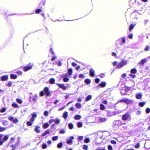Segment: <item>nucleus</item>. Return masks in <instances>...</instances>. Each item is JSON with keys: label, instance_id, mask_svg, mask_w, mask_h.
<instances>
[{"label": "nucleus", "instance_id": "obj_10", "mask_svg": "<svg viewBox=\"0 0 150 150\" xmlns=\"http://www.w3.org/2000/svg\"><path fill=\"white\" fill-rule=\"evenodd\" d=\"M130 117L129 115L128 114H126L124 115L122 117V120H127Z\"/></svg>", "mask_w": 150, "mask_h": 150}, {"label": "nucleus", "instance_id": "obj_48", "mask_svg": "<svg viewBox=\"0 0 150 150\" xmlns=\"http://www.w3.org/2000/svg\"><path fill=\"white\" fill-rule=\"evenodd\" d=\"M145 104V103L144 102H140L139 103V105L141 107H142L144 106Z\"/></svg>", "mask_w": 150, "mask_h": 150}, {"label": "nucleus", "instance_id": "obj_54", "mask_svg": "<svg viewBox=\"0 0 150 150\" xmlns=\"http://www.w3.org/2000/svg\"><path fill=\"white\" fill-rule=\"evenodd\" d=\"M16 101L17 102H18V103L20 104H21L22 103V100H21L20 99L18 98L16 99Z\"/></svg>", "mask_w": 150, "mask_h": 150}, {"label": "nucleus", "instance_id": "obj_7", "mask_svg": "<svg viewBox=\"0 0 150 150\" xmlns=\"http://www.w3.org/2000/svg\"><path fill=\"white\" fill-rule=\"evenodd\" d=\"M126 123L125 122H122L120 120H117L115 122V125L118 126H121L125 124Z\"/></svg>", "mask_w": 150, "mask_h": 150}, {"label": "nucleus", "instance_id": "obj_17", "mask_svg": "<svg viewBox=\"0 0 150 150\" xmlns=\"http://www.w3.org/2000/svg\"><path fill=\"white\" fill-rule=\"evenodd\" d=\"M70 138L71 139H69L67 140V144H71L72 142V141L71 139H74V137L73 136H71L70 137Z\"/></svg>", "mask_w": 150, "mask_h": 150}, {"label": "nucleus", "instance_id": "obj_3", "mask_svg": "<svg viewBox=\"0 0 150 150\" xmlns=\"http://www.w3.org/2000/svg\"><path fill=\"white\" fill-rule=\"evenodd\" d=\"M127 61L126 60H122L117 65L116 68L118 69H120L127 64Z\"/></svg>", "mask_w": 150, "mask_h": 150}, {"label": "nucleus", "instance_id": "obj_4", "mask_svg": "<svg viewBox=\"0 0 150 150\" xmlns=\"http://www.w3.org/2000/svg\"><path fill=\"white\" fill-rule=\"evenodd\" d=\"M127 61L126 60H122L117 65L116 68L118 69H120L127 64Z\"/></svg>", "mask_w": 150, "mask_h": 150}, {"label": "nucleus", "instance_id": "obj_27", "mask_svg": "<svg viewBox=\"0 0 150 150\" xmlns=\"http://www.w3.org/2000/svg\"><path fill=\"white\" fill-rule=\"evenodd\" d=\"M91 98L92 96L91 95H89L87 96L85 99V100L86 101H88L89 100H91Z\"/></svg>", "mask_w": 150, "mask_h": 150}, {"label": "nucleus", "instance_id": "obj_31", "mask_svg": "<svg viewBox=\"0 0 150 150\" xmlns=\"http://www.w3.org/2000/svg\"><path fill=\"white\" fill-rule=\"evenodd\" d=\"M65 76V77H64L63 78V81L64 82H67L69 81V79L67 77V74H66Z\"/></svg>", "mask_w": 150, "mask_h": 150}, {"label": "nucleus", "instance_id": "obj_15", "mask_svg": "<svg viewBox=\"0 0 150 150\" xmlns=\"http://www.w3.org/2000/svg\"><path fill=\"white\" fill-rule=\"evenodd\" d=\"M106 83L104 81H102L99 84V85L102 87H105L106 86Z\"/></svg>", "mask_w": 150, "mask_h": 150}, {"label": "nucleus", "instance_id": "obj_64", "mask_svg": "<svg viewBox=\"0 0 150 150\" xmlns=\"http://www.w3.org/2000/svg\"><path fill=\"white\" fill-rule=\"evenodd\" d=\"M141 113V112L140 110H137L136 112V114L137 115H140V114Z\"/></svg>", "mask_w": 150, "mask_h": 150}, {"label": "nucleus", "instance_id": "obj_56", "mask_svg": "<svg viewBox=\"0 0 150 150\" xmlns=\"http://www.w3.org/2000/svg\"><path fill=\"white\" fill-rule=\"evenodd\" d=\"M130 77H132L133 78H134L136 76L135 74H130L129 75Z\"/></svg>", "mask_w": 150, "mask_h": 150}, {"label": "nucleus", "instance_id": "obj_51", "mask_svg": "<svg viewBox=\"0 0 150 150\" xmlns=\"http://www.w3.org/2000/svg\"><path fill=\"white\" fill-rule=\"evenodd\" d=\"M62 146V142H60L57 145V147L58 148H61Z\"/></svg>", "mask_w": 150, "mask_h": 150}, {"label": "nucleus", "instance_id": "obj_58", "mask_svg": "<svg viewBox=\"0 0 150 150\" xmlns=\"http://www.w3.org/2000/svg\"><path fill=\"white\" fill-rule=\"evenodd\" d=\"M12 84V82L11 81H9L8 83L7 86L8 87H9L11 86Z\"/></svg>", "mask_w": 150, "mask_h": 150}, {"label": "nucleus", "instance_id": "obj_42", "mask_svg": "<svg viewBox=\"0 0 150 150\" xmlns=\"http://www.w3.org/2000/svg\"><path fill=\"white\" fill-rule=\"evenodd\" d=\"M130 87H128L127 86H125L124 87V90H125L126 92H127L130 89Z\"/></svg>", "mask_w": 150, "mask_h": 150}, {"label": "nucleus", "instance_id": "obj_34", "mask_svg": "<svg viewBox=\"0 0 150 150\" xmlns=\"http://www.w3.org/2000/svg\"><path fill=\"white\" fill-rule=\"evenodd\" d=\"M113 115H115L120 113L121 112L120 111H116L112 112Z\"/></svg>", "mask_w": 150, "mask_h": 150}, {"label": "nucleus", "instance_id": "obj_62", "mask_svg": "<svg viewBox=\"0 0 150 150\" xmlns=\"http://www.w3.org/2000/svg\"><path fill=\"white\" fill-rule=\"evenodd\" d=\"M6 110V108H3L2 109H1L0 110V112H4Z\"/></svg>", "mask_w": 150, "mask_h": 150}, {"label": "nucleus", "instance_id": "obj_25", "mask_svg": "<svg viewBox=\"0 0 150 150\" xmlns=\"http://www.w3.org/2000/svg\"><path fill=\"white\" fill-rule=\"evenodd\" d=\"M113 115L112 112L108 111L107 116L108 117H111Z\"/></svg>", "mask_w": 150, "mask_h": 150}, {"label": "nucleus", "instance_id": "obj_24", "mask_svg": "<svg viewBox=\"0 0 150 150\" xmlns=\"http://www.w3.org/2000/svg\"><path fill=\"white\" fill-rule=\"evenodd\" d=\"M142 95L141 93H138L136 95V97L137 98L139 99L142 97Z\"/></svg>", "mask_w": 150, "mask_h": 150}, {"label": "nucleus", "instance_id": "obj_61", "mask_svg": "<svg viewBox=\"0 0 150 150\" xmlns=\"http://www.w3.org/2000/svg\"><path fill=\"white\" fill-rule=\"evenodd\" d=\"M57 65L59 66H61V63L60 61H57V63H56Z\"/></svg>", "mask_w": 150, "mask_h": 150}, {"label": "nucleus", "instance_id": "obj_63", "mask_svg": "<svg viewBox=\"0 0 150 150\" xmlns=\"http://www.w3.org/2000/svg\"><path fill=\"white\" fill-rule=\"evenodd\" d=\"M48 112L47 111H45L44 113V115L45 116H47L48 115Z\"/></svg>", "mask_w": 150, "mask_h": 150}, {"label": "nucleus", "instance_id": "obj_40", "mask_svg": "<svg viewBox=\"0 0 150 150\" xmlns=\"http://www.w3.org/2000/svg\"><path fill=\"white\" fill-rule=\"evenodd\" d=\"M134 26V25L133 24H131L129 26V29L131 30L132 29Z\"/></svg>", "mask_w": 150, "mask_h": 150}, {"label": "nucleus", "instance_id": "obj_14", "mask_svg": "<svg viewBox=\"0 0 150 150\" xmlns=\"http://www.w3.org/2000/svg\"><path fill=\"white\" fill-rule=\"evenodd\" d=\"M95 71L93 69L90 70V75L91 76H94L95 75Z\"/></svg>", "mask_w": 150, "mask_h": 150}, {"label": "nucleus", "instance_id": "obj_1", "mask_svg": "<svg viewBox=\"0 0 150 150\" xmlns=\"http://www.w3.org/2000/svg\"><path fill=\"white\" fill-rule=\"evenodd\" d=\"M52 93V92L49 90L48 87H45L43 91H42L40 92V96H42L45 95H46L47 96H50Z\"/></svg>", "mask_w": 150, "mask_h": 150}, {"label": "nucleus", "instance_id": "obj_5", "mask_svg": "<svg viewBox=\"0 0 150 150\" xmlns=\"http://www.w3.org/2000/svg\"><path fill=\"white\" fill-rule=\"evenodd\" d=\"M127 61L126 60H122L117 65L116 68L118 69H120L127 64Z\"/></svg>", "mask_w": 150, "mask_h": 150}, {"label": "nucleus", "instance_id": "obj_32", "mask_svg": "<svg viewBox=\"0 0 150 150\" xmlns=\"http://www.w3.org/2000/svg\"><path fill=\"white\" fill-rule=\"evenodd\" d=\"M49 82L51 84H54L55 83V79L53 78L50 79L49 81Z\"/></svg>", "mask_w": 150, "mask_h": 150}, {"label": "nucleus", "instance_id": "obj_18", "mask_svg": "<svg viewBox=\"0 0 150 150\" xmlns=\"http://www.w3.org/2000/svg\"><path fill=\"white\" fill-rule=\"evenodd\" d=\"M40 127L39 126H36L35 129V131L37 133H40Z\"/></svg>", "mask_w": 150, "mask_h": 150}, {"label": "nucleus", "instance_id": "obj_43", "mask_svg": "<svg viewBox=\"0 0 150 150\" xmlns=\"http://www.w3.org/2000/svg\"><path fill=\"white\" fill-rule=\"evenodd\" d=\"M6 128L5 127H0V132H3L6 129Z\"/></svg>", "mask_w": 150, "mask_h": 150}, {"label": "nucleus", "instance_id": "obj_16", "mask_svg": "<svg viewBox=\"0 0 150 150\" xmlns=\"http://www.w3.org/2000/svg\"><path fill=\"white\" fill-rule=\"evenodd\" d=\"M54 122L55 124L58 125L60 123V120L57 118H56Z\"/></svg>", "mask_w": 150, "mask_h": 150}, {"label": "nucleus", "instance_id": "obj_53", "mask_svg": "<svg viewBox=\"0 0 150 150\" xmlns=\"http://www.w3.org/2000/svg\"><path fill=\"white\" fill-rule=\"evenodd\" d=\"M15 72L17 73L19 75H21L22 74V72L19 70Z\"/></svg>", "mask_w": 150, "mask_h": 150}, {"label": "nucleus", "instance_id": "obj_45", "mask_svg": "<svg viewBox=\"0 0 150 150\" xmlns=\"http://www.w3.org/2000/svg\"><path fill=\"white\" fill-rule=\"evenodd\" d=\"M2 122L3 125H4L6 126L8 124V122L7 121H4Z\"/></svg>", "mask_w": 150, "mask_h": 150}, {"label": "nucleus", "instance_id": "obj_30", "mask_svg": "<svg viewBox=\"0 0 150 150\" xmlns=\"http://www.w3.org/2000/svg\"><path fill=\"white\" fill-rule=\"evenodd\" d=\"M10 77L12 79H15L17 78V76L15 74H11L10 75Z\"/></svg>", "mask_w": 150, "mask_h": 150}, {"label": "nucleus", "instance_id": "obj_60", "mask_svg": "<svg viewBox=\"0 0 150 150\" xmlns=\"http://www.w3.org/2000/svg\"><path fill=\"white\" fill-rule=\"evenodd\" d=\"M41 9H39L36 10L35 11V13H38L41 11Z\"/></svg>", "mask_w": 150, "mask_h": 150}, {"label": "nucleus", "instance_id": "obj_9", "mask_svg": "<svg viewBox=\"0 0 150 150\" xmlns=\"http://www.w3.org/2000/svg\"><path fill=\"white\" fill-rule=\"evenodd\" d=\"M8 119L12 121L15 124L18 122V120L17 119L12 117H9Z\"/></svg>", "mask_w": 150, "mask_h": 150}, {"label": "nucleus", "instance_id": "obj_47", "mask_svg": "<svg viewBox=\"0 0 150 150\" xmlns=\"http://www.w3.org/2000/svg\"><path fill=\"white\" fill-rule=\"evenodd\" d=\"M66 130L64 129H61L60 130L59 132L60 134H64Z\"/></svg>", "mask_w": 150, "mask_h": 150}, {"label": "nucleus", "instance_id": "obj_35", "mask_svg": "<svg viewBox=\"0 0 150 150\" xmlns=\"http://www.w3.org/2000/svg\"><path fill=\"white\" fill-rule=\"evenodd\" d=\"M26 124L28 126H30L32 125L33 122L30 121H28L27 122Z\"/></svg>", "mask_w": 150, "mask_h": 150}, {"label": "nucleus", "instance_id": "obj_12", "mask_svg": "<svg viewBox=\"0 0 150 150\" xmlns=\"http://www.w3.org/2000/svg\"><path fill=\"white\" fill-rule=\"evenodd\" d=\"M132 102V101L131 100L125 99V103L127 104H131Z\"/></svg>", "mask_w": 150, "mask_h": 150}, {"label": "nucleus", "instance_id": "obj_21", "mask_svg": "<svg viewBox=\"0 0 150 150\" xmlns=\"http://www.w3.org/2000/svg\"><path fill=\"white\" fill-rule=\"evenodd\" d=\"M107 120V119L106 118V117H104V118L101 117V118H100L99 119V121L100 122H105V121H106Z\"/></svg>", "mask_w": 150, "mask_h": 150}, {"label": "nucleus", "instance_id": "obj_46", "mask_svg": "<svg viewBox=\"0 0 150 150\" xmlns=\"http://www.w3.org/2000/svg\"><path fill=\"white\" fill-rule=\"evenodd\" d=\"M58 139V137L57 136H55L53 137L52 138V140L53 141H55L57 140Z\"/></svg>", "mask_w": 150, "mask_h": 150}, {"label": "nucleus", "instance_id": "obj_33", "mask_svg": "<svg viewBox=\"0 0 150 150\" xmlns=\"http://www.w3.org/2000/svg\"><path fill=\"white\" fill-rule=\"evenodd\" d=\"M9 136L7 135L5 136L2 139V140L4 141V142L7 140L9 138Z\"/></svg>", "mask_w": 150, "mask_h": 150}, {"label": "nucleus", "instance_id": "obj_52", "mask_svg": "<svg viewBox=\"0 0 150 150\" xmlns=\"http://www.w3.org/2000/svg\"><path fill=\"white\" fill-rule=\"evenodd\" d=\"M83 139V136H79L78 137L77 139L78 140H82Z\"/></svg>", "mask_w": 150, "mask_h": 150}, {"label": "nucleus", "instance_id": "obj_44", "mask_svg": "<svg viewBox=\"0 0 150 150\" xmlns=\"http://www.w3.org/2000/svg\"><path fill=\"white\" fill-rule=\"evenodd\" d=\"M136 72H137V70L136 69H135V68L132 69L131 70V73L135 74L136 73Z\"/></svg>", "mask_w": 150, "mask_h": 150}, {"label": "nucleus", "instance_id": "obj_13", "mask_svg": "<svg viewBox=\"0 0 150 150\" xmlns=\"http://www.w3.org/2000/svg\"><path fill=\"white\" fill-rule=\"evenodd\" d=\"M147 58H145L142 59L139 63L140 65H143L146 61Z\"/></svg>", "mask_w": 150, "mask_h": 150}, {"label": "nucleus", "instance_id": "obj_57", "mask_svg": "<svg viewBox=\"0 0 150 150\" xmlns=\"http://www.w3.org/2000/svg\"><path fill=\"white\" fill-rule=\"evenodd\" d=\"M37 115L35 113H33L32 114V117L33 118H35L37 117Z\"/></svg>", "mask_w": 150, "mask_h": 150}, {"label": "nucleus", "instance_id": "obj_22", "mask_svg": "<svg viewBox=\"0 0 150 150\" xmlns=\"http://www.w3.org/2000/svg\"><path fill=\"white\" fill-rule=\"evenodd\" d=\"M81 118V115H76L74 117V119L76 120L80 119Z\"/></svg>", "mask_w": 150, "mask_h": 150}, {"label": "nucleus", "instance_id": "obj_28", "mask_svg": "<svg viewBox=\"0 0 150 150\" xmlns=\"http://www.w3.org/2000/svg\"><path fill=\"white\" fill-rule=\"evenodd\" d=\"M84 82L86 84H89L91 83V81L89 79H86L85 80Z\"/></svg>", "mask_w": 150, "mask_h": 150}, {"label": "nucleus", "instance_id": "obj_59", "mask_svg": "<svg viewBox=\"0 0 150 150\" xmlns=\"http://www.w3.org/2000/svg\"><path fill=\"white\" fill-rule=\"evenodd\" d=\"M83 149L85 150H87L88 149V147L87 145H84L83 146Z\"/></svg>", "mask_w": 150, "mask_h": 150}, {"label": "nucleus", "instance_id": "obj_36", "mask_svg": "<svg viewBox=\"0 0 150 150\" xmlns=\"http://www.w3.org/2000/svg\"><path fill=\"white\" fill-rule=\"evenodd\" d=\"M12 106L14 108H18L19 107V105L16 103H13L12 104Z\"/></svg>", "mask_w": 150, "mask_h": 150}, {"label": "nucleus", "instance_id": "obj_11", "mask_svg": "<svg viewBox=\"0 0 150 150\" xmlns=\"http://www.w3.org/2000/svg\"><path fill=\"white\" fill-rule=\"evenodd\" d=\"M56 84L59 88H62L64 90H65L67 88V87L64 85V84H60L59 83H57Z\"/></svg>", "mask_w": 150, "mask_h": 150}, {"label": "nucleus", "instance_id": "obj_19", "mask_svg": "<svg viewBox=\"0 0 150 150\" xmlns=\"http://www.w3.org/2000/svg\"><path fill=\"white\" fill-rule=\"evenodd\" d=\"M68 113L67 112L65 111L63 113V117L65 119H66L68 116Z\"/></svg>", "mask_w": 150, "mask_h": 150}, {"label": "nucleus", "instance_id": "obj_50", "mask_svg": "<svg viewBox=\"0 0 150 150\" xmlns=\"http://www.w3.org/2000/svg\"><path fill=\"white\" fill-rule=\"evenodd\" d=\"M100 107L101 110H103L105 108V107L103 104H102L100 105Z\"/></svg>", "mask_w": 150, "mask_h": 150}, {"label": "nucleus", "instance_id": "obj_41", "mask_svg": "<svg viewBox=\"0 0 150 150\" xmlns=\"http://www.w3.org/2000/svg\"><path fill=\"white\" fill-rule=\"evenodd\" d=\"M77 126L79 127H82V123L81 122H79L77 123Z\"/></svg>", "mask_w": 150, "mask_h": 150}, {"label": "nucleus", "instance_id": "obj_23", "mask_svg": "<svg viewBox=\"0 0 150 150\" xmlns=\"http://www.w3.org/2000/svg\"><path fill=\"white\" fill-rule=\"evenodd\" d=\"M8 78V76H3L1 77V79L3 81H6L7 79Z\"/></svg>", "mask_w": 150, "mask_h": 150}, {"label": "nucleus", "instance_id": "obj_26", "mask_svg": "<svg viewBox=\"0 0 150 150\" xmlns=\"http://www.w3.org/2000/svg\"><path fill=\"white\" fill-rule=\"evenodd\" d=\"M75 106L77 108L79 109L81 107V103H77L75 104Z\"/></svg>", "mask_w": 150, "mask_h": 150}, {"label": "nucleus", "instance_id": "obj_8", "mask_svg": "<svg viewBox=\"0 0 150 150\" xmlns=\"http://www.w3.org/2000/svg\"><path fill=\"white\" fill-rule=\"evenodd\" d=\"M32 68L33 65L31 64H30L24 67L23 68L24 71H26L32 69Z\"/></svg>", "mask_w": 150, "mask_h": 150}, {"label": "nucleus", "instance_id": "obj_29", "mask_svg": "<svg viewBox=\"0 0 150 150\" xmlns=\"http://www.w3.org/2000/svg\"><path fill=\"white\" fill-rule=\"evenodd\" d=\"M50 125V124H48V123L46 122L43 125V128H46L49 126Z\"/></svg>", "mask_w": 150, "mask_h": 150}, {"label": "nucleus", "instance_id": "obj_37", "mask_svg": "<svg viewBox=\"0 0 150 150\" xmlns=\"http://www.w3.org/2000/svg\"><path fill=\"white\" fill-rule=\"evenodd\" d=\"M90 142V139L89 138H86L84 140V142L87 143H89Z\"/></svg>", "mask_w": 150, "mask_h": 150}, {"label": "nucleus", "instance_id": "obj_38", "mask_svg": "<svg viewBox=\"0 0 150 150\" xmlns=\"http://www.w3.org/2000/svg\"><path fill=\"white\" fill-rule=\"evenodd\" d=\"M68 127L70 129H72L73 128V125L71 123H69L68 124Z\"/></svg>", "mask_w": 150, "mask_h": 150}, {"label": "nucleus", "instance_id": "obj_39", "mask_svg": "<svg viewBox=\"0 0 150 150\" xmlns=\"http://www.w3.org/2000/svg\"><path fill=\"white\" fill-rule=\"evenodd\" d=\"M38 97V95L37 94L34 95V97L33 98V100L35 102Z\"/></svg>", "mask_w": 150, "mask_h": 150}, {"label": "nucleus", "instance_id": "obj_20", "mask_svg": "<svg viewBox=\"0 0 150 150\" xmlns=\"http://www.w3.org/2000/svg\"><path fill=\"white\" fill-rule=\"evenodd\" d=\"M50 129H47L46 131L42 135V137H44L47 134H49L50 133Z\"/></svg>", "mask_w": 150, "mask_h": 150}, {"label": "nucleus", "instance_id": "obj_55", "mask_svg": "<svg viewBox=\"0 0 150 150\" xmlns=\"http://www.w3.org/2000/svg\"><path fill=\"white\" fill-rule=\"evenodd\" d=\"M72 73V70L71 69H69L68 70V74L69 75H71Z\"/></svg>", "mask_w": 150, "mask_h": 150}, {"label": "nucleus", "instance_id": "obj_6", "mask_svg": "<svg viewBox=\"0 0 150 150\" xmlns=\"http://www.w3.org/2000/svg\"><path fill=\"white\" fill-rule=\"evenodd\" d=\"M127 61L126 60H122L117 65L116 68L118 69H120L127 64Z\"/></svg>", "mask_w": 150, "mask_h": 150}, {"label": "nucleus", "instance_id": "obj_49", "mask_svg": "<svg viewBox=\"0 0 150 150\" xmlns=\"http://www.w3.org/2000/svg\"><path fill=\"white\" fill-rule=\"evenodd\" d=\"M150 49V47L149 45H147L145 47L144 50L146 51H148Z\"/></svg>", "mask_w": 150, "mask_h": 150}, {"label": "nucleus", "instance_id": "obj_2", "mask_svg": "<svg viewBox=\"0 0 150 150\" xmlns=\"http://www.w3.org/2000/svg\"><path fill=\"white\" fill-rule=\"evenodd\" d=\"M125 42V39L124 37H121L117 40L116 41V45H118V44L121 45H122Z\"/></svg>", "mask_w": 150, "mask_h": 150}]
</instances>
